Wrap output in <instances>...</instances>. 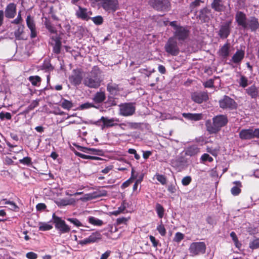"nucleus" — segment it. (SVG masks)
Instances as JSON below:
<instances>
[{
	"label": "nucleus",
	"mask_w": 259,
	"mask_h": 259,
	"mask_svg": "<svg viewBox=\"0 0 259 259\" xmlns=\"http://www.w3.org/2000/svg\"><path fill=\"white\" fill-rule=\"evenodd\" d=\"M212 123L210 121H207L206 126L207 131L210 134H215L219 132L222 127L225 126L228 122L226 115H219L214 117Z\"/></svg>",
	"instance_id": "obj_1"
},
{
	"label": "nucleus",
	"mask_w": 259,
	"mask_h": 259,
	"mask_svg": "<svg viewBox=\"0 0 259 259\" xmlns=\"http://www.w3.org/2000/svg\"><path fill=\"white\" fill-rule=\"evenodd\" d=\"M100 71L97 67H94L90 74L84 78V84L90 88L97 89L101 84V80L99 77Z\"/></svg>",
	"instance_id": "obj_2"
},
{
	"label": "nucleus",
	"mask_w": 259,
	"mask_h": 259,
	"mask_svg": "<svg viewBox=\"0 0 259 259\" xmlns=\"http://www.w3.org/2000/svg\"><path fill=\"white\" fill-rule=\"evenodd\" d=\"M99 8L108 13H114L119 9L118 0H95Z\"/></svg>",
	"instance_id": "obj_3"
},
{
	"label": "nucleus",
	"mask_w": 259,
	"mask_h": 259,
	"mask_svg": "<svg viewBox=\"0 0 259 259\" xmlns=\"http://www.w3.org/2000/svg\"><path fill=\"white\" fill-rule=\"evenodd\" d=\"M119 114L123 116H130L134 115L136 111V106L134 103H124L119 106Z\"/></svg>",
	"instance_id": "obj_4"
},
{
	"label": "nucleus",
	"mask_w": 259,
	"mask_h": 259,
	"mask_svg": "<svg viewBox=\"0 0 259 259\" xmlns=\"http://www.w3.org/2000/svg\"><path fill=\"white\" fill-rule=\"evenodd\" d=\"M219 103L220 107L224 110H235L238 106L237 103L234 99L226 95L219 100Z\"/></svg>",
	"instance_id": "obj_5"
},
{
	"label": "nucleus",
	"mask_w": 259,
	"mask_h": 259,
	"mask_svg": "<svg viewBox=\"0 0 259 259\" xmlns=\"http://www.w3.org/2000/svg\"><path fill=\"white\" fill-rule=\"evenodd\" d=\"M206 245L203 242H196L192 243L189 248L190 255L192 256L198 255L205 253Z\"/></svg>",
	"instance_id": "obj_6"
},
{
	"label": "nucleus",
	"mask_w": 259,
	"mask_h": 259,
	"mask_svg": "<svg viewBox=\"0 0 259 259\" xmlns=\"http://www.w3.org/2000/svg\"><path fill=\"white\" fill-rule=\"evenodd\" d=\"M165 51L172 56H177L180 50L178 43L175 37H170L164 46Z\"/></svg>",
	"instance_id": "obj_7"
},
{
	"label": "nucleus",
	"mask_w": 259,
	"mask_h": 259,
	"mask_svg": "<svg viewBox=\"0 0 259 259\" xmlns=\"http://www.w3.org/2000/svg\"><path fill=\"white\" fill-rule=\"evenodd\" d=\"M53 221L55 224L56 229L61 233H68L70 231V228L66 224L65 222L54 213L53 215Z\"/></svg>",
	"instance_id": "obj_8"
},
{
	"label": "nucleus",
	"mask_w": 259,
	"mask_h": 259,
	"mask_svg": "<svg viewBox=\"0 0 259 259\" xmlns=\"http://www.w3.org/2000/svg\"><path fill=\"white\" fill-rule=\"evenodd\" d=\"M150 5L158 11H166L170 7L168 0H150Z\"/></svg>",
	"instance_id": "obj_9"
},
{
	"label": "nucleus",
	"mask_w": 259,
	"mask_h": 259,
	"mask_svg": "<svg viewBox=\"0 0 259 259\" xmlns=\"http://www.w3.org/2000/svg\"><path fill=\"white\" fill-rule=\"evenodd\" d=\"M232 21H228L222 23L220 27L218 35L222 39L227 38L231 31Z\"/></svg>",
	"instance_id": "obj_10"
},
{
	"label": "nucleus",
	"mask_w": 259,
	"mask_h": 259,
	"mask_svg": "<svg viewBox=\"0 0 259 259\" xmlns=\"http://www.w3.org/2000/svg\"><path fill=\"white\" fill-rule=\"evenodd\" d=\"M197 18L202 22H208L209 21L213 18L212 11L207 7L203 8L198 12Z\"/></svg>",
	"instance_id": "obj_11"
},
{
	"label": "nucleus",
	"mask_w": 259,
	"mask_h": 259,
	"mask_svg": "<svg viewBox=\"0 0 259 259\" xmlns=\"http://www.w3.org/2000/svg\"><path fill=\"white\" fill-rule=\"evenodd\" d=\"M189 32L186 28L181 26L177 27L174 32L175 39H177L180 42L186 40L189 36Z\"/></svg>",
	"instance_id": "obj_12"
},
{
	"label": "nucleus",
	"mask_w": 259,
	"mask_h": 259,
	"mask_svg": "<svg viewBox=\"0 0 259 259\" xmlns=\"http://www.w3.org/2000/svg\"><path fill=\"white\" fill-rule=\"evenodd\" d=\"M191 99L195 103L201 104L208 99V96L205 92H196L191 94Z\"/></svg>",
	"instance_id": "obj_13"
},
{
	"label": "nucleus",
	"mask_w": 259,
	"mask_h": 259,
	"mask_svg": "<svg viewBox=\"0 0 259 259\" xmlns=\"http://www.w3.org/2000/svg\"><path fill=\"white\" fill-rule=\"evenodd\" d=\"M226 0H213L211 3V8L217 12H223L226 9Z\"/></svg>",
	"instance_id": "obj_14"
},
{
	"label": "nucleus",
	"mask_w": 259,
	"mask_h": 259,
	"mask_svg": "<svg viewBox=\"0 0 259 259\" xmlns=\"http://www.w3.org/2000/svg\"><path fill=\"white\" fill-rule=\"evenodd\" d=\"M17 14V6L14 3L9 4L5 8V16L8 19L14 18Z\"/></svg>",
	"instance_id": "obj_15"
},
{
	"label": "nucleus",
	"mask_w": 259,
	"mask_h": 259,
	"mask_svg": "<svg viewBox=\"0 0 259 259\" xmlns=\"http://www.w3.org/2000/svg\"><path fill=\"white\" fill-rule=\"evenodd\" d=\"M82 79V73L79 70H74L72 74L69 78L70 83L76 86L80 84Z\"/></svg>",
	"instance_id": "obj_16"
},
{
	"label": "nucleus",
	"mask_w": 259,
	"mask_h": 259,
	"mask_svg": "<svg viewBox=\"0 0 259 259\" xmlns=\"http://www.w3.org/2000/svg\"><path fill=\"white\" fill-rule=\"evenodd\" d=\"M235 21L238 26H241L243 29L246 27V23L248 19L245 14L241 11H238L235 15Z\"/></svg>",
	"instance_id": "obj_17"
},
{
	"label": "nucleus",
	"mask_w": 259,
	"mask_h": 259,
	"mask_svg": "<svg viewBox=\"0 0 259 259\" xmlns=\"http://www.w3.org/2000/svg\"><path fill=\"white\" fill-rule=\"evenodd\" d=\"M107 195V191L104 190H98L92 193L87 194L83 197L80 198L81 200H89L94 198L105 196Z\"/></svg>",
	"instance_id": "obj_18"
},
{
	"label": "nucleus",
	"mask_w": 259,
	"mask_h": 259,
	"mask_svg": "<svg viewBox=\"0 0 259 259\" xmlns=\"http://www.w3.org/2000/svg\"><path fill=\"white\" fill-rule=\"evenodd\" d=\"M259 27V23L257 18L254 17L249 18L246 23V27L243 29L250 30L251 31H255Z\"/></svg>",
	"instance_id": "obj_19"
},
{
	"label": "nucleus",
	"mask_w": 259,
	"mask_h": 259,
	"mask_svg": "<svg viewBox=\"0 0 259 259\" xmlns=\"http://www.w3.org/2000/svg\"><path fill=\"white\" fill-rule=\"evenodd\" d=\"M245 93L251 98L256 99L259 97V87L253 84L245 89Z\"/></svg>",
	"instance_id": "obj_20"
},
{
	"label": "nucleus",
	"mask_w": 259,
	"mask_h": 259,
	"mask_svg": "<svg viewBox=\"0 0 259 259\" xmlns=\"http://www.w3.org/2000/svg\"><path fill=\"white\" fill-rule=\"evenodd\" d=\"M239 138L241 140H250L254 138L253 129H242L239 134Z\"/></svg>",
	"instance_id": "obj_21"
},
{
	"label": "nucleus",
	"mask_w": 259,
	"mask_h": 259,
	"mask_svg": "<svg viewBox=\"0 0 259 259\" xmlns=\"http://www.w3.org/2000/svg\"><path fill=\"white\" fill-rule=\"evenodd\" d=\"M244 51L238 50L233 55L230 61L236 64H240L244 57Z\"/></svg>",
	"instance_id": "obj_22"
},
{
	"label": "nucleus",
	"mask_w": 259,
	"mask_h": 259,
	"mask_svg": "<svg viewBox=\"0 0 259 259\" xmlns=\"http://www.w3.org/2000/svg\"><path fill=\"white\" fill-rule=\"evenodd\" d=\"M75 15L78 18L88 20L90 18L88 15L87 9L78 6V10L76 11Z\"/></svg>",
	"instance_id": "obj_23"
},
{
	"label": "nucleus",
	"mask_w": 259,
	"mask_h": 259,
	"mask_svg": "<svg viewBox=\"0 0 259 259\" xmlns=\"http://www.w3.org/2000/svg\"><path fill=\"white\" fill-rule=\"evenodd\" d=\"M107 90L111 95H116L119 92L118 85L113 82L107 84Z\"/></svg>",
	"instance_id": "obj_24"
},
{
	"label": "nucleus",
	"mask_w": 259,
	"mask_h": 259,
	"mask_svg": "<svg viewBox=\"0 0 259 259\" xmlns=\"http://www.w3.org/2000/svg\"><path fill=\"white\" fill-rule=\"evenodd\" d=\"M182 115L184 118L192 121H198L202 118V115L200 113H184Z\"/></svg>",
	"instance_id": "obj_25"
},
{
	"label": "nucleus",
	"mask_w": 259,
	"mask_h": 259,
	"mask_svg": "<svg viewBox=\"0 0 259 259\" xmlns=\"http://www.w3.org/2000/svg\"><path fill=\"white\" fill-rule=\"evenodd\" d=\"M200 152L199 148L196 145H192L187 147L185 150V155L190 156H193Z\"/></svg>",
	"instance_id": "obj_26"
},
{
	"label": "nucleus",
	"mask_w": 259,
	"mask_h": 259,
	"mask_svg": "<svg viewBox=\"0 0 259 259\" xmlns=\"http://www.w3.org/2000/svg\"><path fill=\"white\" fill-rule=\"evenodd\" d=\"M24 26H19L17 29L14 32V35L16 39H26V37L25 36L24 32L23 31Z\"/></svg>",
	"instance_id": "obj_27"
},
{
	"label": "nucleus",
	"mask_w": 259,
	"mask_h": 259,
	"mask_svg": "<svg viewBox=\"0 0 259 259\" xmlns=\"http://www.w3.org/2000/svg\"><path fill=\"white\" fill-rule=\"evenodd\" d=\"M106 99V95L104 92H97L93 98L94 101L96 103H100L104 101Z\"/></svg>",
	"instance_id": "obj_28"
},
{
	"label": "nucleus",
	"mask_w": 259,
	"mask_h": 259,
	"mask_svg": "<svg viewBox=\"0 0 259 259\" xmlns=\"http://www.w3.org/2000/svg\"><path fill=\"white\" fill-rule=\"evenodd\" d=\"M100 120L102 121L104 124L106 126H113L115 125H117L116 123H114V121H119V119L117 118H111L108 119L106 117H104L102 116L101 118L100 119Z\"/></svg>",
	"instance_id": "obj_29"
},
{
	"label": "nucleus",
	"mask_w": 259,
	"mask_h": 259,
	"mask_svg": "<svg viewBox=\"0 0 259 259\" xmlns=\"http://www.w3.org/2000/svg\"><path fill=\"white\" fill-rule=\"evenodd\" d=\"M233 183L235 184L236 186L232 188L231 192L233 195L237 196L239 195L241 192L240 188L241 187V184L239 181H235Z\"/></svg>",
	"instance_id": "obj_30"
},
{
	"label": "nucleus",
	"mask_w": 259,
	"mask_h": 259,
	"mask_svg": "<svg viewBox=\"0 0 259 259\" xmlns=\"http://www.w3.org/2000/svg\"><path fill=\"white\" fill-rule=\"evenodd\" d=\"M220 53L221 56H222L224 58H227L229 56L230 53L229 44H225L220 49Z\"/></svg>",
	"instance_id": "obj_31"
},
{
	"label": "nucleus",
	"mask_w": 259,
	"mask_h": 259,
	"mask_svg": "<svg viewBox=\"0 0 259 259\" xmlns=\"http://www.w3.org/2000/svg\"><path fill=\"white\" fill-rule=\"evenodd\" d=\"M83 150H82L83 152L93 154H97L98 155H102L103 154V152L101 150L97 149L95 148H83Z\"/></svg>",
	"instance_id": "obj_32"
},
{
	"label": "nucleus",
	"mask_w": 259,
	"mask_h": 259,
	"mask_svg": "<svg viewBox=\"0 0 259 259\" xmlns=\"http://www.w3.org/2000/svg\"><path fill=\"white\" fill-rule=\"evenodd\" d=\"M102 235L101 234L98 232H96L93 233L89 237V238L91 243H93L96 242L101 239Z\"/></svg>",
	"instance_id": "obj_33"
},
{
	"label": "nucleus",
	"mask_w": 259,
	"mask_h": 259,
	"mask_svg": "<svg viewBox=\"0 0 259 259\" xmlns=\"http://www.w3.org/2000/svg\"><path fill=\"white\" fill-rule=\"evenodd\" d=\"M88 220L90 224L94 226H101L103 224V222L102 220L96 218L94 217H90L88 219Z\"/></svg>",
	"instance_id": "obj_34"
},
{
	"label": "nucleus",
	"mask_w": 259,
	"mask_h": 259,
	"mask_svg": "<svg viewBox=\"0 0 259 259\" xmlns=\"http://www.w3.org/2000/svg\"><path fill=\"white\" fill-rule=\"evenodd\" d=\"M239 85L243 88L248 85V80L247 78L244 75H240V79L238 81Z\"/></svg>",
	"instance_id": "obj_35"
},
{
	"label": "nucleus",
	"mask_w": 259,
	"mask_h": 259,
	"mask_svg": "<svg viewBox=\"0 0 259 259\" xmlns=\"http://www.w3.org/2000/svg\"><path fill=\"white\" fill-rule=\"evenodd\" d=\"M126 208V206L124 205V203L123 202L121 205L118 208V209L110 212L111 215L115 216L118 215L120 213L123 212Z\"/></svg>",
	"instance_id": "obj_36"
},
{
	"label": "nucleus",
	"mask_w": 259,
	"mask_h": 259,
	"mask_svg": "<svg viewBox=\"0 0 259 259\" xmlns=\"http://www.w3.org/2000/svg\"><path fill=\"white\" fill-rule=\"evenodd\" d=\"M61 107L65 109L69 110L73 107V104L71 101L64 99L61 103Z\"/></svg>",
	"instance_id": "obj_37"
},
{
	"label": "nucleus",
	"mask_w": 259,
	"mask_h": 259,
	"mask_svg": "<svg viewBox=\"0 0 259 259\" xmlns=\"http://www.w3.org/2000/svg\"><path fill=\"white\" fill-rule=\"evenodd\" d=\"M122 125L127 126L130 128L136 129L140 126V124L137 122H127L126 123H121L120 124V126Z\"/></svg>",
	"instance_id": "obj_38"
},
{
	"label": "nucleus",
	"mask_w": 259,
	"mask_h": 259,
	"mask_svg": "<svg viewBox=\"0 0 259 259\" xmlns=\"http://www.w3.org/2000/svg\"><path fill=\"white\" fill-rule=\"evenodd\" d=\"M66 220L77 227L83 226L82 224L76 218H68Z\"/></svg>",
	"instance_id": "obj_39"
},
{
	"label": "nucleus",
	"mask_w": 259,
	"mask_h": 259,
	"mask_svg": "<svg viewBox=\"0 0 259 259\" xmlns=\"http://www.w3.org/2000/svg\"><path fill=\"white\" fill-rule=\"evenodd\" d=\"M156 210L158 216L160 218H162L164 214V208L159 203H157L156 205Z\"/></svg>",
	"instance_id": "obj_40"
},
{
	"label": "nucleus",
	"mask_w": 259,
	"mask_h": 259,
	"mask_svg": "<svg viewBox=\"0 0 259 259\" xmlns=\"http://www.w3.org/2000/svg\"><path fill=\"white\" fill-rule=\"evenodd\" d=\"M53 228L51 225L45 223H40L39 229L41 231H47L50 230Z\"/></svg>",
	"instance_id": "obj_41"
},
{
	"label": "nucleus",
	"mask_w": 259,
	"mask_h": 259,
	"mask_svg": "<svg viewBox=\"0 0 259 259\" xmlns=\"http://www.w3.org/2000/svg\"><path fill=\"white\" fill-rule=\"evenodd\" d=\"M95 108L98 109V107L95 106L93 103L87 102L80 105L79 108L81 110L89 109L91 108Z\"/></svg>",
	"instance_id": "obj_42"
},
{
	"label": "nucleus",
	"mask_w": 259,
	"mask_h": 259,
	"mask_svg": "<svg viewBox=\"0 0 259 259\" xmlns=\"http://www.w3.org/2000/svg\"><path fill=\"white\" fill-rule=\"evenodd\" d=\"M249 247L252 249H257L259 247V238L255 239L249 243Z\"/></svg>",
	"instance_id": "obj_43"
},
{
	"label": "nucleus",
	"mask_w": 259,
	"mask_h": 259,
	"mask_svg": "<svg viewBox=\"0 0 259 259\" xmlns=\"http://www.w3.org/2000/svg\"><path fill=\"white\" fill-rule=\"evenodd\" d=\"M12 118V115L10 112H1L0 113V119L1 120H4L5 119L10 120Z\"/></svg>",
	"instance_id": "obj_44"
},
{
	"label": "nucleus",
	"mask_w": 259,
	"mask_h": 259,
	"mask_svg": "<svg viewBox=\"0 0 259 259\" xmlns=\"http://www.w3.org/2000/svg\"><path fill=\"white\" fill-rule=\"evenodd\" d=\"M90 19H91L96 25H100L103 23V18L101 16L92 17Z\"/></svg>",
	"instance_id": "obj_45"
},
{
	"label": "nucleus",
	"mask_w": 259,
	"mask_h": 259,
	"mask_svg": "<svg viewBox=\"0 0 259 259\" xmlns=\"http://www.w3.org/2000/svg\"><path fill=\"white\" fill-rule=\"evenodd\" d=\"M26 23L27 25L29 28L30 30V36L31 38H32V22L31 21V16L30 15H29L27 17L26 19Z\"/></svg>",
	"instance_id": "obj_46"
},
{
	"label": "nucleus",
	"mask_w": 259,
	"mask_h": 259,
	"mask_svg": "<svg viewBox=\"0 0 259 259\" xmlns=\"http://www.w3.org/2000/svg\"><path fill=\"white\" fill-rule=\"evenodd\" d=\"M61 42L59 40L55 41V45L53 47V51L56 54H59L60 52Z\"/></svg>",
	"instance_id": "obj_47"
},
{
	"label": "nucleus",
	"mask_w": 259,
	"mask_h": 259,
	"mask_svg": "<svg viewBox=\"0 0 259 259\" xmlns=\"http://www.w3.org/2000/svg\"><path fill=\"white\" fill-rule=\"evenodd\" d=\"M156 178L158 181H159L161 184L164 185L166 183V179L163 175L156 174Z\"/></svg>",
	"instance_id": "obj_48"
},
{
	"label": "nucleus",
	"mask_w": 259,
	"mask_h": 259,
	"mask_svg": "<svg viewBox=\"0 0 259 259\" xmlns=\"http://www.w3.org/2000/svg\"><path fill=\"white\" fill-rule=\"evenodd\" d=\"M157 230L161 236H165L166 234V230L163 225L162 224L159 225L157 227Z\"/></svg>",
	"instance_id": "obj_49"
},
{
	"label": "nucleus",
	"mask_w": 259,
	"mask_h": 259,
	"mask_svg": "<svg viewBox=\"0 0 259 259\" xmlns=\"http://www.w3.org/2000/svg\"><path fill=\"white\" fill-rule=\"evenodd\" d=\"M45 25L46 28L48 29V30L52 33H55L56 32V30L54 27L51 25V24L48 22L46 21L45 22Z\"/></svg>",
	"instance_id": "obj_50"
},
{
	"label": "nucleus",
	"mask_w": 259,
	"mask_h": 259,
	"mask_svg": "<svg viewBox=\"0 0 259 259\" xmlns=\"http://www.w3.org/2000/svg\"><path fill=\"white\" fill-rule=\"evenodd\" d=\"M184 235L183 234L180 232H177L175 235L174 241L177 242H179L184 239Z\"/></svg>",
	"instance_id": "obj_51"
},
{
	"label": "nucleus",
	"mask_w": 259,
	"mask_h": 259,
	"mask_svg": "<svg viewBox=\"0 0 259 259\" xmlns=\"http://www.w3.org/2000/svg\"><path fill=\"white\" fill-rule=\"evenodd\" d=\"M191 180L190 176L185 177L182 180V183L184 186H187L191 183Z\"/></svg>",
	"instance_id": "obj_52"
},
{
	"label": "nucleus",
	"mask_w": 259,
	"mask_h": 259,
	"mask_svg": "<svg viewBox=\"0 0 259 259\" xmlns=\"http://www.w3.org/2000/svg\"><path fill=\"white\" fill-rule=\"evenodd\" d=\"M201 159L203 161H208L209 162H212L213 161V158L206 153L203 154L201 156Z\"/></svg>",
	"instance_id": "obj_53"
},
{
	"label": "nucleus",
	"mask_w": 259,
	"mask_h": 259,
	"mask_svg": "<svg viewBox=\"0 0 259 259\" xmlns=\"http://www.w3.org/2000/svg\"><path fill=\"white\" fill-rule=\"evenodd\" d=\"M47 208V206L45 203H38L36 206V209L38 211H42L45 210Z\"/></svg>",
	"instance_id": "obj_54"
},
{
	"label": "nucleus",
	"mask_w": 259,
	"mask_h": 259,
	"mask_svg": "<svg viewBox=\"0 0 259 259\" xmlns=\"http://www.w3.org/2000/svg\"><path fill=\"white\" fill-rule=\"evenodd\" d=\"M19 161L21 163H22L23 164L28 165L31 163V159L30 157H24L23 159H20Z\"/></svg>",
	"instance_id": "obj_55"
},
{
	"label": "nucleus",
	"mask_w": 259,
	"mask_h": 259,
	"mask_svg": "<svg viewBox=\"0 0 259 259\" xmlns=\"http://www.w3.org/2000/svg\"><path fill=\"white\" fill-rule=\"evenodd\" d=\"M32 109V104H31L29 105V106L27 107V109H26L23 112V113L24 114L25 117L26 118H28L29 115V112Z\"/></svg>",
	"instance_id": "obj_56"
},
{
	"label": "nucleus",
	"mask_w": 259,
	"mask_h": 259,
	"mask_svg": "<svg viewBox=\"0 0 259 259\" xmlns=\"http://www.w3.org/2000/svg\"><path fill=\"white\" fill-rule=\"evenodd\" d=\"M41 78L38 76H33V86H38L40 84Z\"/></svg>",
	"instance_id": "obj_57"
},
{
	"label": "nucleus",
	"mask_w": 259,
	"mask_h": 259,
	"mask_svg": "<svg viewBox=\"0 0 259 259\" xmlns=\"http://www.w3.org/2000/svg\"><path fill=\"white\" fill-rule=\"evenodd\" d=\"M71 204V202H70V200H66V199H62L59 202L58 205H60V206H66L67 205H69Z\"/></svg>",
	"instance_id": "obj_58"
},
{
	"label": "nucleus",
	"mask_w": 259,
	"mask_h": 259,
	"mask_svg": "<svg viewBox=\"0 0 259 259\" xmlns=\"http://www.w3.org/2000/svg\"><path fill=\"white\" fill-rule=\"evenodd\" d=\"M22 19L21 18L20 12H19L18 14L17 17L14 19L12 23L16 24H18L20 23V22L22 21Z\"/></svg>",
	"instance_id": "obj_59"
},
{
	"label": "nucleus",
	"mask_w": 259,
	"mask_h": 259,
	"mask_svg": "<svg viewBox=\"0 0 259 259\" xmlns=\"http://www.w3.org/2000/svg\"><path fill=\"white\" fill-rule=\"evenodd\" d=\"M77 242L78 244H80L81 245H84L91 243L89 237L83 240H79L77 241Z\"/></svg>",
	"instance_id": "obj_60"
},
{
	"label": "nucleus",
	"mask_w": 259,
	"mask_h": 259,
	"mask_svg": "<svg viewBox=\"0 0 259 259\" xmlns=\"http://www.w3.org/2000/svg\"><path fill=\"white\" fill-rule=\"evenodd\" d=\"M205 88H212L213 87V81L212 79H209L204 83Z\"/></svg>",
	"instance_id": "obj_61"
},
{
	"label": "nucleus",
	"mask_w": 259,
	"mask_h": 259,
	"mask_svg": "<svg viewBox=\"0 0 259 259\" xmlns=\"http://www.w3.org/2000/svg\"><path fill=\"white\" fill-rule=\"evenodd\" d=\"M127 221V219H126L125 218L122 217V218H118L116 220V223H117V225H120L121 224H125Z\"/></svg>",
	"instance_id": "obj_62"
},
{
	"label": "nucleus",
	"mask_w": 259,
	"mask_h": 259,
	"mask_svg": "<svg viewBox=\"0 0 259 259\" xmlns=\"http://www.w3.org/2000/svg\"><path fill=\"white\" fill-rule=\"evenodd\" d=\"M149 238L151 242L152 243L153 246L155 247H157L158 245V242L156 240L155 238L151 235L150 236Z\"/></svg>",
	"instance_id": "obj_63"
},
{
	"label": "nucleus",
	"mask_w": 259,
	"mask_h": 259,
	"mask_svg": "<svg viewBox=\"0 0 259 259\" xmlns=\"http://www.w3.org/2000/svg\"><path fill=\"white\" fill-rule=\"evenodd\" d=\"M110 251H107L102 254L100 259H107L110 254Z\"/></svg>",
	"instance_id": "obj_64"
}]
</instances>
